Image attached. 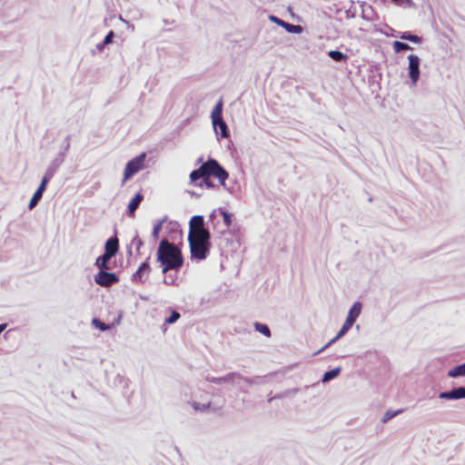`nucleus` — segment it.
<instances>
[{
	"instance_id": "72a5a7b5",
	"label": "nucleus",
	"mask_w": 465,
	"mask_h": 465,
	"mask_svg": "<svg viewBox=\"0 0 465 465\" xmlns=\"http://www.w3.org/2000/svg\"><path fill=\"white\" fill-rule=\"evenodd\" d=\"M132 243L135 245L137 251H139L140 248L143 245V240L140 239L138 235H135L134 237V239L132 240Z\"/></svg>"
},
{
	"instance_id": "9d476101",
	"label": "nucleus",
	"mask_w": 465,
	"mask_h": 465,
	"mask_svg": "<svg viewBox=\"0 0 465 465\" xmlns=\"http://www.w3.org/2000/svg\"><path fill=\"white\" fill-rule=\"evenodd\" d=\"M242 379V375L237 372H230L222 377H213L211 375L205 376V381L221 385L223 383H230L232 385L240 386V380Z\"/></svg>"
},
{
	"instance_id": "9b49d317",
	"label": "nucleus",
	"mask_w": 465,
	"mask_h": 465,
	"mask_svg": "<svg viewBox=\"0 0 465 465\" xmlns=\"http://www.w3.org/2000/svg\"><path fill=\"white\" fill-rule=\"evenodd\" d=\"M269 20L276 24L277 25L284 28L288 33L291 34H301L303 31L302 25L287 23L274 15H270Z\"/></svg>"
},
{
	"instance_id": "4be33fe9",
	"label": "nucleus",
	"mask_w": 465,
	"mask_h": 465,
	"mask_svg": "<svg viewBox=\"0 0 465 465\" xmlns=\"http://www.w3.org/2000/svg\"><path fill=\"white\" fill-rule=\"evenodd\" d=\"M450 378H458L465 376V362L455 366L448 371Z\"/></svg>"
},
{
	"instance_id": "f704fd0d",
	"label": "nucleus",
	"mask_w": 465,
	"mask_h": 465,
	"mask_svg": "<svg viewBox=\"0 0 465 465\" xmlns=\"http://www.w3.org/2000/svg\"><path fill=\"white\" fill-rule=\"evenodd\" d=\"M114 35H114V32L111 30V31H110V32L105 35V37H104V41H103V42H104V45H107L111 44V43L113 42V40H114Z\"/></svg>"
},
{
	"instance_id": "4468645a",
	"label": "nucleus",
	"mask_w": 465,
	"mask_h": 465,
	"mask_svg": "<svg viewBox=\"0 0 465 465\" xmlns=\"http://www.w3.org/2000/svg\"><path fill=\"white\" fill-rule=\"evenodd\" d=\"M439 398L442 400L465 399V386L455 387L450 391L440 392Z\"/></svg>"
},
{
	"instance_id": "423d86ee",
	"label": "nucleus",
	"mask_w": 465,
	"mask_h": 465,
	"mask_svg": "<svg viewBox=\"0 0 465 465\" xmlns=\"http://www.w3.org/2000/svg\"><path fill=\"white\" fill-rule=\"evenodd\" d=\"M146 159V153H142L139 155L135 156L132 160H130L124 168V179L123 183H124L127 180L132 178L134 174H136L139 171L144 168V161Z\"/></svg>"
},
{
	"instance_id": "5701e85b",
	"label": "nucleus",
	"mask_w": 465,
	"mask_h": 465,
	"mask_svg": "<svg viewBox=\"0 0 465 465\" xmlns=\"http://www.w3.org/2000/svg\"><path fill=\"white\" fill-rule=\"evenodd\" d=\"M361 18L366 21L373 20V9L371 5L363 3L361 5Z\"/></svg>"
},
{
	"instance_id": "393cba45",
	"label": "nucleus",
	"mask_w": 465,
	"mask_h": 465,
	"mask_svg": "<svg viewBox=\"0 0 465 465\" xmlns=\"http://www.w3.org/2000/svg\"><path fill=\"white\" fill-rule=\"evenodd\" d=\"M399 37L402 40L410 41L414 44H420L422 42V37L413 35L411 32H402Z\"/></svg>"
},
{
	"instance_id": "1a4fd4ad",
	"label": "nucleus",
	"mask_w": 465,
	"mask_h": 465,
	"mask_svg": "<svg viewBox=\"0 0 465 465\" xmlns=\"http://www.w3.org/2000/svg\"><path fill=\"white\" fill-rule=\"evenodd\" d=\"M119 282V277L114 272H109L107 270H100L94 275V282L102 287H110Z\"/></svg>"
},
{
	"instance_id": "6e6552de",
	"label": "nucleus",
	"mask_w": 465,
	"mask_h": 465,
	"mask_svg": "<svg viewBox=\"0 0 465 465\" xmlns=\"http://www.w3.org/2000/svg\"><path fill=\"white\" fill-rule=\"evenodd\" d=\"M408 75L411 80L412 85H416L420 75V59L416 54H410L408 56Z\"/></svg>"
},
{
	"instance_id": "6ab92c4d",
	"label": "nucleus",
	"mask_w": 465,
	"mask_h": 465,
	"mask_svg": "<svg viewBox=\"0 0 465 465\" xmlns=\"http://www.w3.org/2000/svg\"><path fill=\"white\" fill-rule=\"evenodd\" d=\"M361 308H362L361 302H355L352 304V306L351 307V309H350V311L348 312V315L346 317V320H348L349 322L354 323L356 322L357 318L361 314Z\"/></svg>"
},
{
	"instance_id": "dca6fc26",
	"label": "nucleus",
	"mask_w": 465,
	"mask_h": 465,
	"mask_svg": "<svg viewBox=\"0 0 465 465\" xmlns=\"http://www.w3.org/2000/svg\"><path fill=\"white\" fill-rule=\"evenodd\" d=\"M354 323L349 322L348 320H345L344 323L342 324L341 330L338 331L335 337H333L331 340L329 341L327 344H325L322 349H320L315 354H319L322 351H323L325 349L330 347L331 344L336 342L338 340H340L342 336H344L348 331L352 327Z\"/></svg>"
},
{
	"instance_id": "2eb2a0df",
	"label": "nucleus",
	"mask_w": 465,
	"mask_h": 465,
	"mask_svg": "<svg viewBox=\"0 0 465 465\" xmlns=\"http://www.w3.org/2000/svg\"><path fill=\"white\" fill-rule=\"evenodd\" d=\"M48 183H49V181H47L46 178H42V181H41L37 190L35 192V193L33 194V196L29 202V204H28L29 209H33L37 205V203L43 197L44 192L45 191Z\"/></svg>"
},
{
	"instance_id": "b1692460",
	"label": "nucleus",
	"mask_w": 465,
	"mask_h": 465,
	"mask_svg": "<svg viewBox=\"0 0 465 465\" xmlns=\"http://www.w3.org/2000/svg\"><path fill=\"white\" fill-rule=\"evenodd\" d=\"M341 369L340 367H336L332 370L326 371L322 378V381L323 383L331 381V380L335 379L341 373Z\"/></svg>"
},
{
	"instance_id": "f257e3e1",
	"label": "nucleus",
	"mask_w": 465,
	"mask_h": 465,
	"mask_svg": "<svg viewBox=\"0 0 465 465\" xmlns=\"http://www.w3.org/2000/svg\"><path fill=\"white\" fill-rule=\"evenodd\" d=\"M157 262L163 265V273L170 270H179L183 263L181 250L167 239L161 240L157 249Z\"/></svg>"
},
{
	"instance_id": "4c0bfd02",
	"label": "nucleus",
	"mask_w": 465,
	"mask_h": 465,
	"mask_svg": "<svg viewBox=\"0 0 465 465\" xmlns=\"http://www.w3.org/2000/svg\"><path fill=\"white\" fill-rule=\"evenodd\" d=\"M245 381V382H246V383H248L249 385H252V384H253V383H254V381H253L252 379H251V378H247V377H243L242 375V379L240 380V381Z\"/></svg>"
},
{
	"instance_id": "cd10ccee",
	"label": "nucleus",
	"mask_w": 465,
	"mask_h": 465,
	"mask_svg": "<svg viewBox=\"0 0 465 465\" xmlns=\"http://www.w3.org/2000/svg\"><path fill=\"white\" fill-rule=\"evenodd\" d=\"M254 329L256 331L262 333V335L271 337V330L267 324L256 322H254Z\"/></svg>"
},
{
	"instance_id": "c756f323",
	"label": "nucleus",
	"mask_w": 465,
	"mask_h": 465,
	"mask_svg": "<svg viewBox=\"0 0 465 465\" xmlns=\"http://www.w3.org/2000/svg\"><path fill=\"white\" fill-rule=\"evenodd\" d=\"M211 177H207V178H201L199 181H196V183H193L195 186H199V187H207V188H214L215 185L214 183L211 181L210 179Z\"/></svg>"
},
{
	"instance_id": "c03bdc74",
	"label": "nucleus",
	"mask_w": 465,
	"mask_h": 465,
	"mask_svg": "<svg viewBox=\"0 0 465 465\" xmlns=\"http://www.w3.org/2000/svg\"><path fill=\"white\" fill-rule=\"evenodd\" d=\"M192 195H193V196H196V197H198V196H199V194H197V193H192Z\"/></svg>"
},
{
	"instance_id": "bb28decb",
	"label": "nucleus",
	"mask_w": 465,
	"mask_h": 465,
	"mask_svg": "<svg viewBox=\"0 0 465 465\" xmlns=\"http://www.w3.org/2000/svg\"><path fill=\"white\" fill-rule=\"evenodd\" d=\"M167 216L165 215L162 220L158 221L153 227L152 237L154 241L159 238V233L162 230L163 224L166 222Z\"/></svg>"
},
{
	"instance_id": "a19ab883",
	"label": "nucleus",
	"mask_w": 465,
	"mask_h": 465,
	"mask_svg": "<svg viewBox=\"0 0 465 465\" xmlns=\"http://www.w3.org/2000/svg\"><path fill=\"white\" fill-rule=\"evenodd\" d=\"M355 15L353 13H351L350 10L346 11V17L347 18H353Z\"/></svg>"
},
{
	"instance_id": "aec40b11",
	"label": "nucleus",
	"mask_w": 465,
	"mask_h": 465,
	"mask_svg": "<svg viewBox=\"0 0 465 465\" xmlns=\"http://www.w3.org/2000/svg\"><path fill=\"white\" fill-rule=\"evenodd\" d=\"M187 404L190 405L196 412H205L211 409V401L200 403L195 401H189Z\"/></svg>"
},
{
	"instance_id": "f8f14e48",
	"label": "nucleus",
	"mask_w": 465,
	"mask_h": 465,
	"mask_svg": "<svg viewBox=\"0 0 465 465\" xmlns=\"http://www.w3.org/2000/svg\"><path fill=\"white\" fill-rule=\"evenodd\" d=\"M64 161V153H59L58 155L50 163L43 178L50 181L56 173L58 168Z\"/></svg>"
},
{
	"instance_id": "58836bf2",
	"label": "nucleus",
	"mask_w": 465,
	"mask_h": 465,
	"mask_svg": "<svg viewBox=\"0 0 465 465\" xmlns=\"http://www.w3.org/2000/svg\"><path fill=\"white\" fill-rule=\"evenodd\" d=\"M106 45H104V42L96 45V48L99 52H102Z\"/></svg>"
},
{
	"instance_id": "c85d7f7f",
	"label": "nucleus",
	"mask_w": 465,
	"mask_h": 465,
	"mask_svg": "<svg viewBox=\"0 0 465 465\" xmlns=\"http://www.w3.org/2000/svg\"><path fill=\"white\" fill-rule=\"evenodd\" d=\"M393 49L395 53H400L406 50H411L412 47L409 45L407 43L401 41H394L392 44Z\"/></svg>"
},
{
	"instance_id": "37998d69",
	"label": "nucleus",
	"mask_w": 465,
	"mask_h": 465,
	"mask_svg": "<svg viewBox=\"0 0 465 465\" xmlns=\"http://www.w3.org/2000/svg\"><path fill=\"white\" fill-rule=\"evenodd\" d=\"M297 391H298V389H293V390L291 391V392L293 393V394L296 393Z\"/></svg>"
},
{
	"instance_id": "a211bd4d",
	"label": "nucleus",
	"mask_w": 465,
	"mask_h": 465,
	"mask_svg": "<svg viewBox=\"0 0 465 465\" xmlns=\"http://www.w3.org/2000/svg\"><path fill=\"white\" fill-rule=\"evenodd\" d=\"M143 200V195L141 193H137L128 203L127 215L129 217H134L135 211L139 208L141 203Z\"/></svg>"
},
{
	"instance_id": "0eeeda50",
	"label": "nucleus",
	"mask_w": 465,
	"mask_h": 465,
	"mask_svg": "<svg viewBox=\"0 0 465 465\" xmlns=\"http://www.w3.org/2000/svg\"><path fill=\"white\" fill-rule=\"evenodd\" d=\"M211 234L208 228L204 226V217L197 214L193 215L189 222L188 235Z\"/></svg>"
},
{
	"instance_id": "79ce46f5",
	"label": "nucleus",
	"mask_w": 465,
	"mask_h": 465,
	"mask_svg": "<svg viewBox=\"0 0 465 465\" xmlns=\"http://www.w3.org/2000/svg\"><path fill=\"white\" fill-rule=\"evenodd\" d=\"M392 2L396 4H404L410 2V0H391Z\"/></svg>"
},
{
	"instance_id": "ea45409f",
	"label": "nucleus",
	"mask_w": 465,
	"mask_h": 465,
	"mask_svg": "<svg viewBox=\"0 0 465 465\" xmlns=\"http://www.w3.org/2000/svg\"><path fill=\"white\" fill-rule=\"evenodd\" d=\"M7 323H1L0 324V334L6 329Z\"/></svg>"
},
{
	"instance_id": "e433bc0d",
	"label": "nucleus",
	"mask_w": 465,
	"mask_h": 465,
	"mask_svg": "<svg viewBox=\"0 0 465 465\" xmlns=\"http://www.w3.org/2000/svg\"><path fill=\"white\" fill-rule=\"evenodd\" d=\"M163 282H164L165 284H168V285H173V284H174L175 280H174L173 277H171V276H169V277H164V278H163Z\"/></svg>"
},
{
	"instance_id": "412c9836",
	"label": "nucleus",
	"mask_w": 465,
	"mask_h": 465,
	"mask_svg": "<svg viewBox=\"0 0 465 465\" xmlns=\"http://www.w3.org/2000/svg\"><path fill=\"white\" fill-rule=\"evenodd\" d=\"M113 257L104 253L100 255L96 261L94 265L97 266L100 270H109L108 262Z\"/></svg>"
},
{
	"instance_id": "a878e982",
	"label": "nucleus",
	"mask_w": 465,
	"mask_h": 465,
	"mask_svg": "<svg viewBox=\"0 0 465 465\" xmlns=\"http://www.w3.org/2000/svg\"><path fill=\"white\" fill-rule=\"evenodd\" d=\"M328 55L335 62H346L348 59V56L339 50H331Z\"/></svg>"
},
{
	"instance_id": "473e14b6",
	"label": "nucleus",
	"mask_w": 465,
	"mask_h": 465,
	"mask_svg": "<svg viewBox=\"0 0 465 465\" xmlns=\"http://www.w3.org/2000/svg\"><path fill=\"white\" fill-rule=\"evenodd\" d=\"M92 323H93V324H94L97 329H99L100 331H107V330H109V329H110V325H108V324H106V323H104V322H101V321H100L99 319H97V318H94V319L92 320Z\"/></svg>"
},
{
	"instance_id": "f03ea898",
	"label": "nucleus",
	"mask_w": 465,
	"mask_h": 465,
	"mask_svg": "<svg viewBox=\"0 0 465 465\" xmlns=\"http://www.w3.org/2000/svg\"><path fill=\"white\" fill-rule=\"evenodd\" d=\"M216 177L222 185L229 177L228 172L213 158H209L199 168L190 173L191 183H196L201 178Z\"/></svg>"
},
{
	"instance_id": "7c9ffc66",
	"label": "nucleus",
	"mask_w": 465,
	"mask_h": 465,
	"mask_svg": "<svg viewBox=\"0 0 465 465\" xmlns=\"http://www.w3.org/2000/svg\"><path fill=\"white\" fill-rule=\"evenodd\" d=\"M402 412V410H397L395 411H387L383 417L381 418V421L383 423H386L388 422L390 420H391L392 418H394L395 416H397L398 414L401 413Z\"/></svg>"
},
{
	"instance_id": "2f4dec72",
	"label": "nucleus",
	"mask_w": 465,
	"mask_h": 465,
	"mask_svg": "<svg viewBox=\"0 0 465 465\" xmlns=\"http://www.w3.org/2000/svg\"><path fill=\"white\" fill-rule=\"evenodd\" d=\"M180 317H181L180 313L177 311L173 310V311H172L169 317H167L164 320V322L166 324H173V323L176 322Z\"/></svg>"
},
{
	"instance_id": "ddd939ff",
	"label": "nucleus",
	"mask_w": 465,
	"mask_h": 465,
	"mask_svg": "<svg viewBox=\"0 0 465 465\" xmlns=\"http://www.w3.org/2000/svg\"><path fill=\"white\" fill-rule=\"evenodd\" d=\"M149 259L150 257H148L143 262H142L139 268L136 270V272L132 275V280L134 282H139L141 283H143L145 282L151 271Z\"/></svg>"
},
{
	"instance_id": "c9c22d12",
	"label": "nucleus",
	"mask_w": 465,
	"mask_h": 465,
	"mask_svg": "<svg viewBox=\"0 0 465 465\" xmlns=\"http://www.w3.org/2000/svg\"><path fill=\"white\" fill-rule=\"evenodd\" d=\"M64 151L62 153H66V151L70 148V135H67L64 141Z\"/></svg>"
},
{
	"instance_id": "20e7f679",
	"label": "nucleus",
	"mask_w": 465,
	"mask_h": 465,
	"mask_svg": "<svg viewBox=\"0 0 465 465\" xmlns=\"http://www.w3.org/2000/svg\"><path fill=\"white\" fill-rule=\"evenodd\" d=\"M212 124L215 133L220 134L221 137L227 138L229 136V129L227 124L223 118V101L222 99L215 104L212 114Z\"/></svg>"
},
{
	"instance_id": "f3484780",
	"label": "nucleus",
	"mask_w": 465,
	"mask_h": 465,
	"mask_svg": "<svg viewBox=\"0 0 465 465\" xmlns=\"http://www.w3.org/2000/svg\"><path fill=\"white\" fill-rule=\"evenodd\" d=\"M119 250V240L116 236V233L110 237L104 244V253L114 257L116 255Z\"/></svg>"
},
{
	"instance_id": "39448f33",
	"label": "nucleus",
	"mask_w": 465,
	"mask_h": 465,
	"mask_svg": "<svg viewBox=\"0 0 465 465\" xmlns=\"http://www.w3.org/2000/svg\"><path fill=\"white\" fill-rule=\"evenodd\" d=\"M219 216L223 217V227L222 229H219V232L223 233L232 225V214L224 210L223 208L214 209L208 216L207 221V223L211 224L213 229L219 228Z\"/></svg>"
},
{
	"instance_id": "7ed1b4c3",
	"label": "nucleus",
	"mask_w": 465,
	"mask_h": 465,
	"mask_svg": "<svg viewBox=\"0 0 465 465\" xmlns=\"http://www.w3.org/2000/svg\"><path fill=\"white\" fill-rule=\"evenodd\" d=\"M192 260H205L212 247L211 234L188 235Z\"/></svg>"
}]
</instances>
